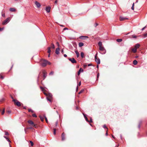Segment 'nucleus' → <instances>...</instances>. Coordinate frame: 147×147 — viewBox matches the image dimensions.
<instances>
[{"instance_id": "nucleus-1", "label": "nucleus", "mask_w": 147, "mask_h": 147, "mask_svg": "<svg viewBox=\"0 0 147 147\" xmlns=\"http://www.w3.org/2000/svg\"><path fill=\"white\" fill-rule=\"evenodd\" d=\"M41 65L43 67H45L47 64V61L46 60H42L41 61Z\"/></svg>"}, {"instance_id": "nucleus-2", "label": "nucleus", "mask_w": 147, "mask_h": 147, "mask_svg": "<svg viewBox=\"0 0 147 147\" xmlns=\"http://www.w3.org/2000/svg\"><path fill=\"white\" fill-rule=\"evenodd\" d=\"M11 18L10 17L7 18L5 20L3 21L2 24L3 25H5L8 23L10 20Z\"/></svg>"}, {"instance_id": "nucleus-3", "label": "nucleus", "mask_w": 147, "mask_h": 147, "mask_svg": "<svg viewBox=\"0 0 147 147\" xmlns=\"http://www.w3.org/2000/svg\"><path fill=\"white\" fill-rule=\"evenodd\" d=\"M97 53H96L95 56V61L98 64H100V59L99 58H97Z\"/></svg>"}, {"instance_id": "nucleus-4", "label": "nucleus", "mask_w": 147, "mask_h": 147, "mask_svg": "<svg viewBox=\"0 0 147 147\" xmlns=\"http://www.w3.org/2000/svg\"><path fill=\"white\" fill-rule=\"evenodd\" d=\"M99 49L100 51L103 52V53H102V54H104L106 53V50L102 46L99 47Z\"/></svg>"}, {"instance_id": "nucleus-5", "label": "nucleus", "mask_w": 147, "mask_h": 147, "mask_svg": "<svg viewBox=\"0 0 147 147\" xmlns=\"http://www.w3.org/2000/svg\"><path fill=\"white\" fill-rule=\"evenodd\" d=\"M28 122L30 124L32 125V126H34V127H35V128L36 127V125L34 124V122L33 121H32L30 120H29L28 121Z\"/></svg>"}, {"instance_id": "nucleus-6", "label": "nucleus", "mask_w": 147, "mask_h": 147, "mask_svg": "<svg viewBox=\"0 0 147 147\" xmlns=\"http://www.w3.org/2000/svg\"><path fill=\"white\" fill-rule=\"evenodd\" d=\"M13 101L16 103L17 106L18 107H20L21 106V104L20 102L17 101L16 100L13 99Z\"/></svg>"}, {"instance_id": "nucleus-7", "label": "nucleus", "mask_w": 147, "mask_h": 147, "mask_svg": "<svg viewBox=\"0 0 147 147\" xmlns=\"http://www.w3.org/2000/svg\"><path fill=\"white\" fill-rule=\"evenodd\" d=\"M68 59L73 63H76V61L74 58H69Z\"/></svg>"}, {"instance_id": "nucleus-8", "label": "nucleus", "mask_w": 147, "mask_h": 147, "mask_svg": "<svg viewBox=\"0 0 147 147\" xmlns=\"http://www.w3.org/2000/svg\"><path fill=\"white\" fill-rule=\"evenodd\" d=\"M35 3L38 8H39L40 7L41 5L37 1H35Z\"/></svg>"}, {"instance_id": "nucleus-9", "label": "nucleus", "mask_w": 147, "mask_h": 147, "mask_svg": "<svg viewBox=\"0 0 147 147\" xmlns=\"http://www.w3.org/2000/svg\"><path fill=\"white\" fill-rule=\"evenodd\" d=\"M42 74L44 78V79L47 76V73L45 70H43L42 71Z\"/></svg>"}, {"instance_id": "nucleus-10", "label": "nucleus", "mask_w": 147, "mask_h": 147, "mask_svg": "<svg viewBox=\"0 0 147 147\" xmlns=\"http://www.w3.org/2000/svg\"><path fill=\"white\" fill-rule=\"evenodd\" d=\"M40 88L42 90V91L43 92L44 94L46 96H48L47 94L45 92L46 91V90L45 89V88L42 87H40Z\"/></svg>"}, {"instance_id": "nucleus-11", "label": "nucleus", "mask_w": 147, "mask_h": 147, "mask_svg": "<svg viewBox=\"0 0 147 147\" xmlns=\"http://www.w3.org/2000/svg\"><path fill=\"white\" fill-rule=\"evenodd\" d=\"M128 19L127 18L124 17L122 16L120 17V20L121 21H124L126 20H128Z\"/></svg>"}, {"instance_id": "nucleus-12", "label": "nucleus", "mask_w": 147, "mask_h": 147, "mask_svg": "<svg viewBox=\"0 0 147 147\" xmlns=\"http://www.w3.org/2000/svg\"><path fill=\"white\" fill-rule=\"evenodd\" d=\"M61 138V140L62 141H63L65 140V134L64 133H63L62 134Z\"/></svg>"}, {"instance_id": "nucleus-13", "label": "nucleus", "mask_w": 147, "mask_h": 147, "mask_svg": "<svg viewBox=\"0 0 147 147\" xmlns=\"http://www.w3.org/2000/svg\"><path fill=\"white\" fill-rule=\"evenodd\" d=\"M51 7H47L46 8V10L47 12L49 13L50 12Z\"/></svg>"}, {"instance_id": "nucleus-14", "label": "nucleus", "mask_w": 147, "mask_h": 147, "mask_svg": "<svg viewBox=\"0 0 147 147\" xmlns=\"http://www.w3.org/2000/svg\"><path fill=\"white\" fill-rule=\"evenodd\" d=\"M59 50H60V49L58 47L57 48L56 50H55V53L57 54V55H58L59 54Z\"/></svg>"}, {"instance_id": "nucleus-15", "label": "nucleus", "mask_w": 147, "mask_h": 147, "mask_svg": "<svg viewBox=\"0 0 147 147\" xmlns=\"http://www.w3.org/2000/svg\"><path fill=\"white\" fill-rule=\"evenodd\" d=\"M9 10L11 12H14L16 11V9L14 8H11L9 9Z\"/></svg>"}, {"instance_id": "nucleus-16", "label": "nucleus", "mask_w": 147, "mask_h": 147, "mask_svg": "<svg viewBox=\"0 0 147 147\" xmlns=\"http://www.w3.org/2000/svg\"><path fill=\"white\" fill-rule=\"evenodd\" d=\"M81 71H82V72L83 71V69H82V68H80L78 71V75H79L80 74Z\"/></svg>"}, {"instance_id": "nucleus-17", "label": "nucleus", "mask_w": 147, "mask_h": 147, "mask_svg": "<svg viewBox=\"0 0 147 147\" xmlns=\"http://www.w3.org/2000/svg\"><path fill=\"white\" fill-rule=\"evenodd\" d=\"M84 45V44L83 42H79V46L80 47H81L83 46Z\"/></svg>"}, {"instance_id": "nucleus-18", "label": "nucleus", "mask_w": 147, "mask_h": 147, "mask_svg": "<svg viewBox=\"0 0 147 147\" xmlns=\"http://www.w3.org/2000/svg\"><path fill=\"white\" fill-rule=\"evenodd\" d=\"M140 46V45L139 44H136L135 46V48H136L137 49L138 48H139Z\"/></svg>"}, {"instance_id": "nucleus-19", "label": "nucleus", "mask_w": 147, "mask_h": 147, "mask_svg": "<svg viewBox=\"0 0 147 147\" xmlns=\"http://www.w3.org/2000/svg\"><path fill=\"white\" fill-rule=\"evenodd\" d=\"M75 52L76 55L77 57H78L79 56V54L77 51H75Z\"/></svg>"}, {"instance_id": "nucleus-20", "label": "nucleus", "mask_w": 147, "mask_h": 147, "mask_svg": "<svg viewBox=\"0 0 147 147\" xmlns=\"http://www.w3.org/2000/svg\"><path fill=\"white\" fill-rule=\"evenodd\" d=\"M137 49L136 48H134L132 49V51L134 53H135L137 51Z\"/></svg>"}, {"instance_id": "nucleus-21", "label": "nucleus", "mask_w": 147, "mask_h": 147, "mask_svg": "<svg viewBox=\"0 0 147 147\" xmlns=\"http://www.w3.org/2000/svg\"><path fill=\"white\" fill-rule=\"evenodd\" d=\"M83 114L86 120V121H88V120L87 118V117H86V116L85 115L84 113H83Z\"/></svg>"}, {"instance_id": "nucleus-22", "label": "nucleus", "mask_w": 147, "mask_h": 147, "mask_svg": "<svg viewBox=\"0 0 147 147\" xmlns=\"http://www.w3.org/2000/svg\"><path fill=\"white\" fill-rule=\"evenodd\" d=\"M85 38H88V37L87 36H82L80 37V38L81 39H85Z\"/></svg>"}, {"instance_id": "nucleus-23", "label": "nucleus", "mask_w": 147, "mask_h": 147, "mask_svg": "<svg viewBox=\"0 0 147 147\" xmlns=\"http://www.w3.org/2000/svg\"><path fill=\"white\" fill-rule=\"evenodd\" d=\"M137 63L138 62L136 60H135L133 61V64L134 65H136L137 64Z\"/></svg>"}, {"instance_id": "nucleus-24", "label": "nucleus", "mask_w": 147, "mask_h": 147, "mask_svg": "<svg viewBox=\"0 0 147 147\" xmlns=\"http://www.w3.org/2000/svg\"><path fill=\"white\" fill-rule=\"evenodd\" d=\"M98 45L99 47H102V42L100 41L98 43Z\"/></svg>"}, {"instance_id": "nucleus-25", "label": "nucleus", "mask_w": 147, "mask_h": 147, "mask_svg": "<svg viewBox=\"0 0 147 147\" xmlns=\"http://www.w3.org/2000/svg\"><path fill=\"white\" fill-rule=\"evenodd\" d=\"M80 55L81 57L83 58L84 57V53L83 52H81Z\"/></svg>"}, {"instance_id": "nucleus-26", "label": "nucleus", "mask_w": 147, "mask_h": 147, "mask_svg": "<svg viewBox=\"0 0 147 147\" xmlns=\"http://www.w3.org/2000/svg\"><path fill=\"white\" fill-rule=\"evenodd\" d=\"M48 50L47 52L49 53H50V52H51V49H50L51 47H49L48 48Z\"/></svg>"}, {"instance_id": "nucleus-27", "label": "nucleus", "mask_w": 147, "mask_h": 147, "mask_svg": "<svg viewBox=\"0 0 147 147\" xmlns=\"http://www.w3.org/2000/svg\"><path fill=\"white\" fill-rule=\"evenodd\" d=\"M116 40L118 42H119L122 41V40L121 39H117Z\"/></svg>"}, {"instance_id": "nucleus-28", "label": "nucleus", "mask_w": 147, "mask_h": 147, "mask_svg": "<svg viewBox=\"0 0 147 147\" xmlns=\"http://www.w3.org/2000/svg\"><path fill=\"white\" fill-rule=\"evenodd\" d=\"M40 118L41 121H44V119L43 117L41 116H40Z\"/></svg>"}, {"instance_id": "nucleus-29", "label": "nucleus", "mask_w": 147, "mask_h": 147, "mask_svg": "<svg viewBox=\"0 0 147 147\" xmlns=\"http://www.w3.org/2000/svg\"><path fill=\"white\" fill-rule=\"evenodd\" d=\"M51 48L53 49H54L55 48V45L53 44H51Z\"/></svg>"}, {"instance_id": "nucleus-30", "label": "nucleus", "mask_w": 147, "mask_h": 147, "mask_svg": "<svg viewBox=\"0 0 147 147\" xmlns=\"http://www.w3.org/2000/svg\"><path fill=\"white\" fill-rule=\"evenodd\" d=\"M4 138H6L7 140L9 142H10L11 141H10L9 140L8 138H7L6 136H4Z\"/></svg>"}, {"instance_id": "nucleus-31", "label": "nucleus", "mask_w": 147, "mask_h": 147, "mask_svg": "<svg viewBox=\"0 0 147 147\" xmlns=\"http://www.w3.org/2000/svg\"><path fill=\"white\" fill-rule=\"evenodd\" d=\"M28 111L29 112H31L32 113L34 112V111L33 110H32V109H28Z\"/></svg>"}, {"instance_id": "nucleus-32", "label": "nucleus", "mask_w": 147, "mask_h": 147, "mask_svg": "<svg viewBox=\"0 0 147 147\" xmlns=\"http://www.w3.org/2000/svg\"><path fill=\"white\" fill-rule=\"evenodd\" d=\"M134 3H133L132 5V6L131 7V9L132 10H134Z\"/></svg>"}, {"instance_id": "nucleus-33", "label": "nucleus", "mask_w": 147, "mask_h": 147, "mask_svg": "<svg viewBox=\"0 0 147 147\" xmlns=\"http://www.w3.org/2000/svg\"><path fill=\"white\" fill-rule=\"evenodd\" d=\"M30 143L31 144V146H33V145H34V143H33V142L32 141H30Z\"/></svg>"}, {"instance_id": "nucleus-34", "label": "nucleus", "mask_w": 147, "mask_h": 147, "mask_svg": "<svg viewBox=\"0 0 147 147\" xmlns=\"http://www.w3.org/2000/svg\"><path fill=\"white\" fill-rule=\"evenodd\" d=\"M54 74V72L53 71H51L49 74V75H53Z\"/></svg>"}, {"instance_id": "nucleus-35", "label": "nucleus", "mask_w": 147, "mask_h": 147, "mask_svg": "<svg viewBox=\"0 0 147 147\" xmlns=\"http://www.w3.org/2000/svg\"><path fill=\"white\" fill-rule=\"evenodd\" d=\"M54 131H53V134L54 135H55L56 134V129L55 128H54L53 129Z\"/></svg>"}, {"instance_id": "nucleus-36", "label": "nucleus", "mask_w": 147, "mask_h": 147, "mask_svg": "<svg viewBox=\"0 0 147 147\" xmlns=\"http://www.w3.org/2000/svg\"><path fill=\"white\" fill-rule=\"evenodd\" d=\"M32 116L33 117H37V116L35 114H33L32 115Z\"/></svg>"}, {"instance_id": "nucleus-37", "label": "nucleus", "mask_w": 147, "mask_h": 147, "mask_svg": "<svg viewBox=\"0 0 147 147\" xmlns=\"http://www.w3.org/2000/svg\"><path fill=\"white\" fill-rule=\"evenodd\" d=\"M84 91L83 90H81L78 93L79 94H80L81 93H82Z\"/></svg>"}, {"instance_id": "nucleus-38", "label": "nucleus", "mask_w": 147, "mask_h": 147, "mask_svg": "<svg viewBox=\"0 0 147 147\" xmlns=\"http://www.w3.org/2000/svg\"><path fill=\"white\" fill-rule=\"evenodd\" d=\"M87 122H89V123L92 122V119L91 118L90 119V121H87Z\"/></svg>"}, {"instance_id": "nucleus-39", "label": "nucleus", "mask_w": 147, "mask_h": 147, "mask_svg": "<svg viewBox=\"0 0 147 147\" xmlns=\"http://www.w3.org/2000/svg\"><path fill=\"white\" fill-rule=\"evenodd\" d=\"M4 112H5V109H4L3 110V111L2 112V113H1L2 115H3L4 114Z\"/></svg>"}, {"instance_id": "nucleus-40", "label": "nucleus", "mask_w": 147, "mask_h": 147, "mask_svg": "<svg viewBox=\"0 0 147 147\" xmlns=\"http://www.w3.org/2000/svg\"><path fill=\"white\" fill-rule=\"evenodd\" d=\"M52 96V95L50 93L49 94V97H51Z\"/></svg>"}, {"instance_id": "nucleus-41", "label": "nucleus", "mask_w": 147, "mask_h": 147, "mask_svg": "<svg viewBox=\"0 0 147 147\" xmlns=\"http://www.w3.org/2000/svg\"><path fill=\"white\" fill-rule=\"evenodd\" d=\"M0 78L2 79H3L4 78L3 77L1 74L0 75Z\"/></svg>"}, {"instance_id": "nucleus-42", "label": "nucleus", "mask_w": 147, "mask_h": 147, "mask_svg": "<svg viewBox=\"0 0 147 147\" xmlns=\"http://www.w3.org/2000/svg\"><path fill=\"white\" fill-rule=\"evenodd\" d=\"M103 127L104 128H106L108 129V128H107V127H106V126L105 125L103 126Z\"/></svg>"}, {"instance_id": "nucleus-43", "label": "nucleus", "mask_w": 147, "mask_h": 147, "mask_svg": "<svg viewBox=\"0 0 147 147\" xmlns=\"http://www.w3.org/2000/svg\"><path fill=\"white\" fill-rule=\"evenodd\" d=\"M45 118L47 123H48V120L47 119V118L45 116Z\"/></svg>"}, {"instance_id": "nucleus-44", "label": "nucleus", "mask_w": 147, "mask_h": 147, "mask_svg": "<svg viewBox=\"0 0 147 147\" xmlns=\"http://www.w3.org/2000/svg\"><path fill=\"white\" fill-rule=\"evenodd\" d=\"M132 37L134 38H136V36L135 35H134L132 36Z\"/></svg>"}, {"instance_id": "nucleus-45", "label": "nucleus", "mask_w": 147, "mask_h": 147, "mask_svg": "<svg viewBox=\"0 0 147 147\" xmlns=\"http://www.w3.org/2000/svg\"><path fill=\"white\" fill-rule=\"evenodd\" d=\"M141 123H142V122L140 121V123H139V125H138V126L139 128H140V124H141Z\"/></svg>"}, {"instance_id": "nucleus-46", "label": "nucleus", "mask_w": 147, "mask_h": 147, "mask_svg": "<svg viewBox=\"0 0 147 147\" xmlns=\"http://www.w3.org/2000/svg\"><path fill=\"white\" fill-rule=\"evenodd\" d=\"M47 99L48 100H49V101L50 102L51 101V100L50 99H49L48 98V97H47Z\"/></svg>"}, {"instance_id": "nucleus-47", "label": "nucleus", "mask_w": 147, "mask_h": 147, "mask_svg": "<svg viewBox=\"0 0 147 147\" xmlns=\"http://www.w3.org/2000/svg\"><path fill=\"white\" fill-rule=\"evenodd\" d=\"M2 16L3 17H5V13H2Z\"/></svg>"}, {"instance_id": "nucleus-48", "label": "nucleus", "mask_w": 147, "mask_h": 147, "mask_svg": "<svg viewBox=\"0 0 147 147\" xmlns=\"http://www.w3.org/2000/svg\"><path fill=\"white\" fill-rule=\"evenodd\" d=\"M58 125V121H57L55 123V125L57 126Z\"/></svg>"}, {"instance_id": "nucleus-49", "label": "nucleus", "mask_w": 147, "mask_h": 147, "mask_svg": "<svg viewBox=\"0 0 147 147\" xmlns=\"http://www.w3.org/2000/svg\"><path fill=\"white\" fill-rule=\"evenodd\" d=\"M3 29H4V28H0V31H1V30H3Z\"/></svg>"}, {"instance_id": "nucleus-50", "label": "nucleus", "mask_w": 147, "mask_h": 147, "mask_svg": "<svg viewBox=\"0 0 147 147\" xmlns=\"http://www.w3.org/2000/svg\"><path fill=\"white\" fill-rule=\"evenodd\" d=\"M9 134L7 132H5V135H8Z\"/></svg>"}, {"instance_id": "nucleus-51", "label": "nucleus", "mask_w": 147, "mask_h": 147, "mask_svg": "<svg viewBox=\"0 0 147 147\" xmlns=\"http://www.w3.org/2000/svg\"><path fill=\"white\" fill-rule=\"evenodd\" d=\"M4 100V99L2 98V99L0 100V102H2Z\"/></svg>"}, {"instance_id": "nucleus-52", "label": "nucleus", "mask_w": 147, "mask_h": 147, "mask_svg": "<svg viewBox=\"0 0 147 147\" xmlns=\"http://www.w3.org/2000/svg\"><path fill=\"white\" fill-rule=\"evenodd\" d=\"M146 27V26H145L144 27V28H143L142 29V30H143Z\"/></svg>"}, {"instance_id": "nucleus-53", "label": "nucleus", "mask_w": 147, "mask_h": 147, "mask_svg": "<svg viewBox=\"0 0 147 147\" xmlns=\"http://www.w3.org/2000/svg\"><path fill=\"white\" fill-rule=\"evenodd\" d=\"M47 64L49 65H50L51 64V63L50 62H49L48 61H47Z\"/></svg>"}, {"instance_id": "nucleus-54", "label": "nucleus", "mask_w": 147, "mask_h": 147, "mask_svg": "<svg viewBox=\"0 0 147 147\" xmlns=\"http://www.w3.org/2000/svg\"><path fill=\"white\" fill-rule=\"evenodd\" d=\"M68 30V28H64L63 29V30Z\"/></svg>"}, {"instance_id": "nucleus-55", "label": "nucleus", "mask_w": 147, "mask_h": 147, "mask_svg": "<svg viewBox=\"0 0 147 147\" xmlns=\"http://www.w3.org/2000/svg\"><path fill=\"white\" fill-rule=\"evenodd\" d=\"M7 113H11V111H7Z\"/></svg>"}, {"instance_id": "nucleus-56", "label": "nucleus", "mask_w": 147, "mask_h": 147, "mask_svg": "<svg viewBox=\"0 0 147 147\" xmlns=\"http://www.w3.org/2000/svg\"><path fill=\"white\" fill-rule=\"evenodd\" d=\"M81 84V82H80L78 84V85L79 86H80Z\"/></svg>"}, {"instance_id": "nucleus-57", "label": "nucleus", "mask_w": 147, "mask_h": 147, "mask_svg": "<svg viewBox=\"0 0 147 147\" xmlns=\"http://www.w3.org/2000/svg\"><path fill=\"white\" fill-rule=\"evenodd\" d=\"M99 76V74L98 73L97 74V78H98Z\"/></svg>"}, {"instance_id": "nucleus-58", "label": "nucleus", "mask_w": 147, "mask_h": 147, "mask_svg": "<svg viewBox=\"0 0 147 147\" xmlns=\"http://www.w3.org/2000/svg\"><path fill=\"white\" fill-rule=\"evenodd\" d=\"M144 36H147V33L145 34H144Z\"/></svg>"}, {"instance_id": "nucleus-59", "label": "nucleus", "mask_w": 147, "mask_h": 147, "mask_svg": "<svg viewBox=\"0 0 147 147\" xmlns=\"http://www.w3.org/2000/svg\"><path fill=\"white\" fill-rule=\"evenodd\" d=\"M57 0H56L55 1V4H57Z\"/></svg>"}, {"instance_id": "nucleus-60", "label": "nucleus", "mask_w": 147, "mask_h": 147, "mask_svg": "<svg viewBox=\"0 0 147 147\" xmlns=\"http://www.w3.org/2000/svg\"><path fill=\"white\" fill-rule=\"evenodd\" d=\"M64 56L65 57H67V55L65 54H64Z\"/></svg>"}, {"instance_id": "nucleus-61", "label": "nucleus", "mask_w": 147, "mask_h": 147, "mask_svg": "<svg viewBox=\"0 0 147 147\" xmlns=\"http://www.w3.org/2000/svg\"><path fill=\"white\" fill-rule=\"evenodd\" d=\"M57 45L58 46H59V43L58 42H57Z\"/></svg>"}, {"instance_id": "nucleus-62", "label": "nucleus", "mask_w": 147, "mask_h": 147, "mask_svg": "<svg viewBox=\"0 0 147 147\" xmlns=\"http://www.w3.org/2000/svg\"><path fill=\"white\" fill-rule=\"evenodd\" d=\"M28 129H32V127H29L28 128Z\"/></svg>"}, {"instance_id": "nucleus-63", "label": "nucleus", "mask_w": 147, "mask_h": 147, "mask_svg": "<svg viewBox=\"0 0 147 147\" xmlns=\"http://www.w3.org/2000/svg\"><path fill=\"white\" fill-rule=\"evenodd\" d=\"M107 132H106V135L107 136L108 135V133H107Z\"/></svg>"}, {"instance_id": "nucleus-64", "label": "nucleus", "mask_w": 147, "mask_h": 147, "mask_svg": "<svg viewBox=\"0 0 147 147\" xmlns=\"http://www.w3.org/2000/svg\"><path fill=\"white\" fill-rule=\"evenodd\" d=\"M61 53H63V49L61 50Z\"/></svg>"}]
</instances>
